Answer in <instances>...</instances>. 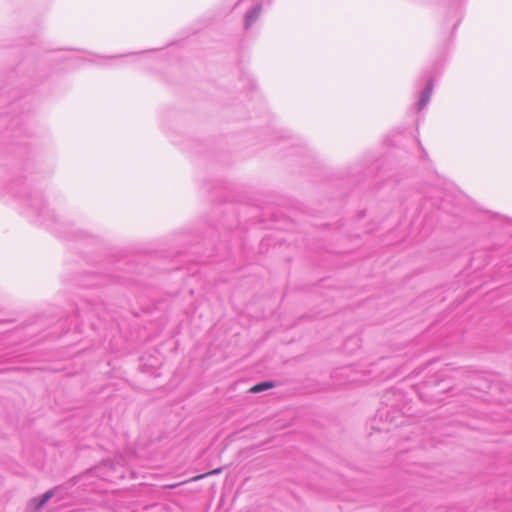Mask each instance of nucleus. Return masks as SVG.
I'll use <instances>...</instances> for the list:
<instances>
[{
	"instance_id": "2",
	"label": "nucleus",
	"mask_w": 512,
	"mask_h": 512,
	"mask_svg": "<svg viewBox=\"0 0 512 512\" xmlns=\"http://www.w3.org/2000/svg\"><path fill=\"white\" fill-rule=\"evenodd\" d=\"M52 496H53L52 491H48L45 494H43L41 496V498L39 499V501L37 502L36 508L37 509L41 508Z\"/></svg>"
},
{
	"instance_id": "3",
	"label": "nucleus",
	"mask_w": 512,
	"mask_h": 512,
	"mask_svg": "<svg viewBox=\"0 0 512 512\" xmlns=\"http://www.w3.org/2000/svg\"><path fill=\"white\" fill-rule=\"evenodd\" d=\"M222 469L221 468H217V469H214L210 472H207V473H204V474H201V475H198V476H195L191 479V481H198L200 479H203L209 475H214V474H219L221 473Z\"/></svg>"
},
{
	"instance_id": "1",
	"label": "nucleus",
	"mask_w": 512,
	"mask_h": 512,
	"mask_svg": "<svg viewBox=\"0 0 512 512\" xmlns=\"http://www.w3.org/2000/svg\"><path fill=\"white\" fill-rule=\"evenodd\" d=\"M273 387V383L271 382H262V383H259L255 386H253L250 391L253 392V393H257V392H261L265 389H269V388H272Z\"/></svg>"
}]
</instances>
